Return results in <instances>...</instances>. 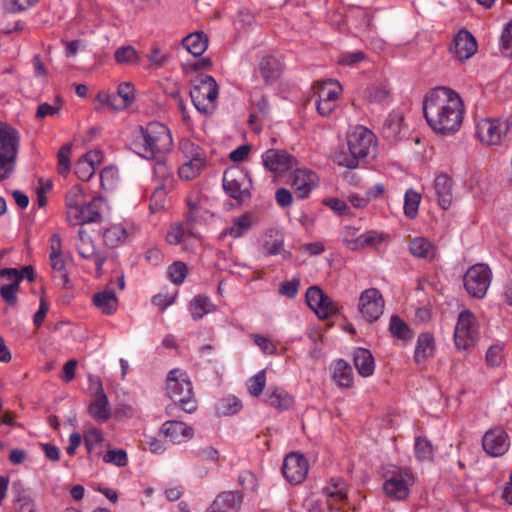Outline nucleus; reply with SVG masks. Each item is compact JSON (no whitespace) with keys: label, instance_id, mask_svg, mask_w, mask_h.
Wrapping results in <instances>:
<instances>
[{"label":"nucleus","instance_id":"f257e3e1","mask_svg":"<svg viewBox=\"0 0 512 512\" xmlns=\"http://www.w3.org/2000/svg\"><path fill=\"white\" fill-rule=\"evenodd\" d=\"M425 119L431 129L440 135H452L462 124L464 103L462 98H425Z\"/></svg>","mask_w":512,"mask_h":512},{"label":"nucleus","instance_id":"f03ea898","mask_svg":"<svg viewBox=\"0 0 512 512\" xmlns=\"http://www.w3.org/2000/svg\"><path fill=\"white\" fill-rule=\"evenodd\" d=\"M348 151H340L335 154L334 161L339 166L355 169L359 160L366 157H374L376 154V136L364 126L355 127L347 136Z\"/></svg>","mask_w":512,"mask_h":512},{"label":"nucleus","instance_id":"7ed1b4c3","mask_svg":"<svg viewBox=\"0 0 512 512\" xmlns=\"http://www.w3.org/2000/svg\"><path fill=\"white\" fill-rule=\"evenodd\" d=\"M137 153L146 159L153 158L158 153L170 152L173 147L172 135L168 127L154 121L146 127L139 128V135L134 141Z\"/></svg>","mask_w":512,"mask_h":512},{"label":"nucleus","instance_id":"20e7f679","mask_svg":"<svg viewBox=\"0 0 512 512\" xmlns=\"http://www.w3.org/2000/svg\"><path fill=\"white\" fill-rule=\"evenodd\" d=\"M166 390L174 401L166 407V413L169 416L175 415L178 408L187 413L196 411L197 402L194 398L193 387L185 371L172 369L167 375Z\"/></svg>","mask_w":512,"mask_h":512},{"label":"nucleus","instance_id":"39448f33","mask_svg":"<svg viewBox=\"0 0 512 512\" xmlns=\"http://www.w3.org/2000/svg\"><path fill=\"white\" fill-rule=\"evenodd\" d=\"M415 482L412 471L407 467L387 465L383 468V493L393 501H405Z\"/></svg>","mask_w":512,"mask_h":512},{"label":"nucleus","instance_id":"423d86ee","mask_svg":"<svg viewBox=\"0 0 512 512\" xmlns=\"http://www.w3.org/2000/svg\"><path fill=\"white\" fill-rule=\"evenodd\" d=\"M20 145L19 132L6 122L0 128V178L6 179L13 172Z\"/></svg>","mask_w":512,"mask_h":512},{"label":"nucleus","instance_id":"0eeeda50","mask_svg":"<svg viewBox=\"0 0 512 512\" xmlns=\"http://www.w3.org/2000/svg\"><path fill=\"white\" fill-rule=\"evenodd\" d=\"M480 325L476 316L467 309L462 310L454 329V342L458 350H469L479 339Z\"/></svg>","mask_w":512,"mask_h":512},{"label":"nucleus","instance_id":"6e6552de","mask_svg":"<svg viewBox=\"0 0 512 512\" xmlns=\"http://www.w3.org/2000/svg\"><path fill=\"white\" fill-rule=\"evenodd\" d=\"M492 272L487 264L479 263L470 267L464 274V287L474 298H483L490 286Z\"/></svg>","mask_w":512,"mask_h":512},{"label":"nucleus","instance_id":"1a4fd4ad","mask_svg":"<svg viewBox=\"0 0 512 512\" xmlns=\"http://www.w3.org/2000/svg\"><path fill=\"white\" fill-rule=\"evenodd\" d=\"M107 208L105 199L101 196L93 197L90 201L84 200L75 211L67 213V221L70 225H83L97 222Z\"/></svg>","mask_w":512,"mask_h":512},{"label":"nucleus","instance_id":"9d476101","mask_svg":"<svg viewBox=\"0 0 512 512\" xmlns=\"http://www.w3.org/2000/svg\"><path fill=\"white\" fill-rule=\"evenodd\" d=\"M225 192L238 201H244L250 196L251 179L240 167H230L223 175Z\"/></svg>","mask_w":512,"mask_h":512},{"label":"nucleus","instance_id":"9b49d317","mask_svg":"<svg viewBox=\"0 0 512 512\" xmlns=\"http://www.w3.org/2000/svg\"><path fill=\"white\" fill-rule=\"evenodd\" d=\"M75 248L78 255L86 260L87 262L95 266V270L98 276L102 274V267L107 260V253L101 248H97L90 235L80 229L75 238Z\"/></svg>","mask_w":512,"mask_h":512},{"label":"nucleus","instance_id":"f8f14e48","mask_svg":"<svg viewBox=\"0 0 512 512\" xmlns=\"http://www.w3.org/2000/svg\"><path fill=\"white\" fill-rule=\"evenodd\" d=\"M508 128V124L500 119L482 118L476 123V136L483 145L497 146L502 143Z\"/></svg>","mask_w":512,"mask_h":512},{"label":"nucleus","instance_id":"ddd939ff","mask_svg":"<svg viewBox=\"0 0 512 512\" xmlns=\"http://www.w3.org/2000/svg\"><path fill=\"white\" fill-rule=\"evenodd\" d=\"M384 308L385 301L378 289L368 288L361 292L358 310L367 322L377 321L382 316Z\"/></svg>","mask_w":512,"mask_h":512},{"label":"nucleus","instance_id":"4468645a","mask_svg":"<svg viewBox=\"0 0 512 512\" xmlns=\"http://www.w3.org/2000/svg\"><path fill=\"white\" fill-rule=\"evenodd\" d=\"M306 303L308 307L320 319H328L338 313V305L318 286H311L306 291Z\"/></svg>","mask_w":512,"mask_h":512},{"label":"nucleus","instance_id":"2eb2a0df","mask_svg":"<svg viewBox=\"0 0 512 512\" xmlns=\"http://www.w3.org/2000/svg\"><path fill=\"white\" fill-rule=\"evenodd\" d=\"M482 447L489 456L500 457L509 450V435L500 427L492 428L483 435Z\"/></svg>","mask_w":512,"mask_h":512},{"label":"nucleus","instance_id":"dca6fc26","mask_svg":"<svg viewBox=\"0 0 512 512\" xmlns=\"http://www.w3.org/2000/svg\"><path fill=\"white\" fill-rule=\"evenodd\" d=\"M283 475L291 484L303 482L309 471L307 459L300 453H289L283 461Z\"/></svg>","mask_w":512,"mask_h":512},{"label":"nucleus","instance_id":"f3484780","mask_svg":"<svg viewBox=\"0 0 512 512\" xmlns=\"http://www.w3.org/2000/svg\"><path fill=\"white\" fill-rule=\"evenodd\" d=\"M262 163L267 170L282 175L294 167L296 159L286 151L268 149L262 154Z\"/></svg>","mask_w":512,"mask_h":512},{"label":"nucleus","instance_id":"a211bd4d","mask_svg":"<svg viewBox=\"0 0 512 512\" xmlns=\"http://www.w3.org/2000/svg\"><path fill=\"white\" fill-rule=\"evenodd\" d=\"M318 184V176L312 170L296 169L292 174V187L299 199L307 198Z\"/></svg>","mask_w":512,"mask_h":512},{"label":"nucleus","instance_id":"6ab92c4d","mask_svg":"<svg viewBox=\"0 0 512 512\" xmlns=\"http://www.w3.org/2000/svg\"><path fill=\"white\" fill-rule=\"evenodd\" d=\"M160 432L173 444L185 443L194 435L191 426L178 420L165 421L160 428Z\"/></svg>","mask_w":512,"mask_h":512},{"label":"nucleus","instance_id":"aec40b11","mask_svg":"<svg viewBox=\"0 0 512 512\" xmlns=\"http://www.w3.org/2000/svg\"><path fill=\"white\" fill-rule=\"evenodd\" d=\"M477 42L475 37L465 29L460 30L454 38V48L451 53L459 60L470 59L477 52Z\"/></svg>","mask_w":512,"mask_h":512},{"label":"nucleus","instance_id":"412c9836","mask_svg":"<svg viewBox=\"0 0 512 512\" xmlns=\"http://www.w3.org/2000/svg\"><path fill=\"white\" fill-rule=\"evenodd\" d=\"M242 502L240 492L225 491L216 496L205 512H239Z\"/></svg>","mask_w":512,"mask_h":512},{"label":"nucleus","instance_id":"4be33fe9","mask_svg":"<svg viewBox=\"0 0 512 512\" xmlns=\"http://www.w3.org/2000/svg\"><path fill=\"white\" fill-rule=\"evenodd\" d=\"M408 249L413 257L424 261L431 262L439 257L437 245L423 236L412 238L409 241Z\"/></svg>","mask_w":512,"mask_h":512},{"label":"nucleus","instance_id":"5701e85b","mask_svg":"<svg viewBox=\"0 0 512 512\" xmlns=\"http://www.w3.org/2000/svg\"><path fill=\"white\" fill-rule=\"evenodd\" d=\"M404 129V115L400 110H396L392 111L385 119L381 133L387 141L395 143L404 137Z\"/></svg>","mask_w":512,"mask_h":512},{"label":"nucleus","instance_id":"b1692460","mask_svg":"<svg viewBox=\"0 0 512 512\" xmlns=\"http://www.w3.org/2000/svg\"><path fill=\"white\" fill-rule=\"evenodd\" d=\"M103 154L100 150H91L83 155L76 163L74 172L83 180H89L95 173L96 168L101 164Z\"/></svg>","mask_w":512,"mask_h":512},{"label":"nucleus","instance_id":"393cba45","mask_svg":"<svg viewBox=\"0 0 512 512\" xmlns=\"http://www.w3.org/2000/svg\"><path fill=\"white\" fill-rule=\"evenodd\" d=\"M433 188L438 205L443 210H448L453 202V179L449 175L441 173L435 177Z\"/></svg>","mask_w":512,"mask_h":512},{"label":"nucleus","instance_id":"a878e982","mask_svg":"<svg viewBox=\"0 0 512 512\" xmlns=\"http://www.w3.org/2000/svg\"><path fill=\"white\" fill-rule=\"evenodd\" d=\"M97 390L98 393L94 400L90 403L88 410L90 415L95 420L98 422H105L110 418L111 410L109 407L108 398L103 391L101 381H97Z\"/></svg>","mask_w":512,"mask_h":512},{"label":"nucleus","instance_id":"bb28decb","mask_svg":"<svg viewBox=\"0 0 512 512\" xmlns=\"http://www.w3.org/2000/svg\"><path fill=\"white\" fill-rule=\"evenodd\" d=\"M218 93V84L210 75L200 74L191 82L189 96H218Z\"/></svg>","mask_w":512,"mask_h":512},{"label":"nucleus","instance_id":"cd10ccee","mask_svg":"<svg viewBox=\"0 0 512 512\" xmlns=\"http://www.w3.org/2000/svg\"><path fill=\"white\" fill-rule=\"evenodd\" d=\"M135 98H95L93 103L96 110L104 113H119L122 111H131Z\"/></svg>","mask_w":512,"mask_h":512},{"label":"nucleus","instance_id":"c85d7f7f","mask_svg":"<svg viewBox=\"0 0 512 512\" xmlns=\"http://www.w3.org/2000/svg\"><path fill=\"white\" fill-rule=\"evenodd\" d=\"M386 238L384 233L374 230L367 231L353 239H344L346 247L350 250L357 251L366 247H376Z\"/></svg>","mask_w":512,"mask_h":512},{"label":"nucleus","instance_id":"c756f323","mask_svg":"<svg viewBox=\"0 0 512 512\" xmlns=\"http://www.w3.org/2000/svg\"><path fill=\"white\" fill-rule=\"evenodd\" d=\"M259 70L267 84L276 81L284 71L283 62L274 56H265L259 63Z\"/></svg>","mask_w":512,"mask_h":512},{"label":"nucleus","instance_id":"7c9ffc66","mask_svg":"<svg viewBox=\"0 0 512 512\" xmlns=\"http://www.w3.org/2000/svg\"><path fill=\"white\" fill-rule=\"evenodd\" d=\"M257 218L252 212H246L233 217L231 225L228 227V233L234 239L244 236L255 224Z\"/></svg>","mask_w":512,"mask_h":512},{"label":"nucleus","instance_id":"2f4dec72","mask_svg":"<svg viewBox=\"0 0 512 512\" xmlns=\"http://www.w3.org/2000/svg\"><path fill=\"white\" fill-rule=\"evenodd\" d=\"M353 361L357 372L363 377L374 373L375 361L372 353L365 348H356L353 352Z\"/></svg>","mask_w":512,"mask_h":512},{"label":"nucleus","instance_id":"473e14b6","mask_svg":"<svg viewBox=\"0 0 512 512\" xmlns=\"http://www.w3.org/2000/svg\"><path fill=\"white\" fill-rule=\"evenodd\" d=\"M187 215L186 219L189 223H196L207 213L203 208L204 199L198 190L191 191L186 197Z\"/></svg>","mask_w":512,"mask_h":512},{"label":"nucleus","instance_id":"72a5a7b5","mask_svg":"<svg viewBox=\"0 0 512 512\" xmlns=\"http://www.w3.org/2000/svg\"><path fill=\"white\" fill-rule=\"evenodd\" d=\"M93 304L105 315H112L117 311L118 299L112 289H105L93 296Z\"/></svg>","mask_w":512,"mask_h":512},{"label":"nucleus","instance_id":"f704fd0d","mask_svg":"<svg viewBox=\"0 0 512 512\" xmlns=\"http://www.w3.org/2000/svg\"><path fill=\"white\" fill-rule=\"evenodd\" d=\"M265 402L278 410H287L293 405V397L281 388H270L265 393Z\"/></svg>","mask_w":512,"mask_h":512},{"label":"nucleus","instance_id":"c9c22d12","mask_svg":"<svg viewBox=\"0 0 512 512\" xmlns=\"http://www.w3.org/2000/svg\"><path fill=\"white\" fill-rule=\"evenodd\" d=\"M435 352L434 337L430 333H422L418 336L415 348L414 358L417 363H421L432 357Z\"/></svg>","mask_w":512,"mask_h":512},{"label":"nucleus","instance_id":"e433bc0d","mask_svg":"<svg viewBox=\"0 0 512 512\" xmlns=\"http://www.w3.org/2000/svg\"><path fill=\"white\" fill-rule=\"evenodd\" d=\"M189 312L194 320L202 319L205 315L215 311L216 306L209 297L199 294L189 303Z\"/></svg>","mask_w":512,"mask_h":512},{"label":"nucleus","instance_id":"4c0bfd02","mask_svg":"<svg viewBox=\"0 0 512 512\" xmlns=\"http://www.w3.org/2000/svg\"><path fill=\"white\" fill-rule=\"evenodd\" d=\"M14 512H39L32 494L26 489L19 488L13 498Z\"/></svg>","mask_w":512,"mask_h":512},{"label":"nucleus","instance_id":"58836bf2","mask_svg":"<svg viewBox=\"0 0 512 512\" xmlns=\"http://www.w3.org/2000/svg\"><path fill=\"white\" fill-rule=\"evenodd\" d=\"M207 165V159H186L178 168L180 179L189 181L197 178Z\"/></svg>","mask_w":512,"mask_h":512},{"label":"nucleus","instance_id":"ea45409f","mask_svg":"<svg viewBox=\"0 0 512 512\" xmlns=\"http://www.w3.org/2000/svg\"><path fill=\"white\" fill-rule=\"evenodd\" d=\"M182 44L189 53L197 57L205 52L208 45V39L203 32H195L186 36L183 39Z\"/></svg>","mask_w":512,"mask_h":512},{"label":"nucleus","instance_id":"a19ab883","mask_svg":"<svg viewBox=\"0 0 512 512\" xmlns=\"http://www.w3.org/2000/svg\"><path fill=\"white\" fill-rule=\"evenodd\" d=\"M312 91L313 96H339L343 88L335 79H323L313 83Z\"/></svg>","mask_w":512,"mask_h":512},{"label":"nucleus","instance_id":"79ce46f5","mask_svg":"<svg viewBox=\"0 0 512 512\" xmlns=\"http://www.w3.org/2000/svg\"><path fill=\"white\" fill-rule=\"evenodd\" d=\"M333 379L338 386L350 388L353 384V372L351 366L343 359L336 362Z\"/></svg>","mask_w":512,"mask_h":512},{"label":"nucleus","instance_id":"37998d69","mask_svg":"<svg viewBox=\"0 0 512 512\" xmlns=\"http://www.w3.org/2000/svg\"><path fill=\"white\" fill-rule=\"evenodd\" d=\"M82 438L89 454H101V446L104 441V436L100 429L94 427L89 428L85 431Z\"/></svg>","mask_w":512,"mask_h":512},{"label":"nucleus","instance_id":"c03bdc74","mask_svg":"<svg viewBox=\"0 0 512 512\" xmlns=\"http://www.w3.org/2000/svg\"><path fill=\"white\" fill-rule=\"evenodd\" d=\"M127 237V231L121 224H114L103 232L104 243L108 247H117L122 244Z\"/></svg>","mask_w":512,"mask_h":512},{"label":"nucleus","instance_id":"a18cd8bd","mask_svg":"<svg viewBox=\"0 0 512 512\" xmlns=\"http://www.w3.org/2000/svg\"><path fill=\"white\" fill-rule=\"evenodd\" d=\"M421 202V195L413 188H409L406 190L404 195V214L409 219H414L419 210V205Z\"/></svg>","mask_w":512,"mask_h":512},{"label":"nucleus","instance_id":"49530a36","mask_svg":"<svg viewBox=\"0 0 512 512\" xmlns=\"http://www.w3.org/2000/svg\"><path fill=\"white\" fill-rule=\"evenodd\" d=\"M389 331L393 337L403 341H409L413 338V332L409 326L396 315L390 318Z\"/></svg>","mask_w":512,"mask_h":512},{"label":"nucleus","instance_id":"de8ad7c7","mask_svg":"<svg viewBox=\"0 0 512 512\" xmlns=\"http://www.w3.org/2000/svg\"><path fill=\"white\" fill-rule=\"evenodd\" d=\"M179 147L186 159H207L206 151L191 139H181Z\"/></svg>","mask_w":512,"mask_h":512},{"label":"nucleus","instance_id":"09e8293b","mask_svg":"<svg viewBox=\"0 0 512 512\" xmlns=\"http://www.w3.org/2000/svg\"><path fill=\"white\" fill-rule=\"evenodd\" d=\"M0 276L7 280H15L18 283H20L22 279H27L32 282L34 280V269L30 265L23 267L21 271L16 268H4L0 270Z\"/></svg>","mask_w":512,"mask_h":512},{"label":"nucleus","instance_id":"8fccbe9b","mask_svg":"<svg viewBox=\"0 0 512 512\" xmlns=\"http://www.w3.org/2000/svg\"><path fill=\"white\" fill-rule=\"evenodd\" d=\"M84 200H86V196L83 188L80 185L72 186L65 197V205H66V214L72 210L75 211V207L79 206Z\"/></svg>","mask_w":512,"mask_h":512},{"label":"nucleus","instance_id":"3c124183","mask_svg":"<svg viewBox=\"0 0 512 512\" xmlns=\"http://www.w3.org/2000/svg\"><path fill=\"white\" fill-rule=\"evenodd\" d=\"M269 116V105L266 98H257L253 102L249 114V122L255 124L256 122L265 119Z\"/></svg>","mask_w":512,"mask_h":512},{"label":"nucleus","instance_id":"603ef678","mask_svg":"<svg viewBox=\"0 0 512 512\" xmlns=\"http://www.w3.org/2000/svg\"><path fill=\"white\" fill-rule=\"evenodd\" d=\"M414 450L419 461H429L433 458V446L425 437H416Z\"/></svg>","mask_w":512,"mask_h":512},{"label":"nucleus","instance_id":"864d4df0","mask_svg":"<svg viewBox=\"0 0 512 512\" xmlns=\"http://www.w3.org/2000/svg\"><path fill=\"white\" fill-rule=\"evenodd\" d=\"M314 99V106L319 115L330 116L339 107L338 98H310Z\"/></svg>","mask_w":512,"mask_h":512},{"label":"nucleus","instance_id":"5fc2aeb1","mask_svg":"<svg viewBox=\"0 0 512 512\" xmlns=\"http://www.w3.org/2000/svg\"><path fill=\"white\" fill-rule=\"evenodd\" d=\"M217 98H185V102H190L195 109L205 116L214 112L217 106Z\"/></svg>","mask_w":512,"mask_h":512},{"label":"nucleus","instance_id":"6e6d98bb","mask_svg":"<svg viewBox=\"0 0 512 512\" xmlns=\"http://www.w3.org/2000/svg\"><path fill=\"white\" fill-rule=\"evenodd\" d=\"M100 183L104 190H113L118 183V170L113 166L104 168L100 173Z\"/></svg>","mask_w":512,"mask_h":512},{"label":"nucleus","instance_id":"4d7b16f0","mask_svg":"<svg viewBox=\"0 0 512 512\" xmlns=\"http://www.w3.org/2000/svg\"><path fill=\"white\" fill-rule=\"evenodd\" d=\"M265 386H266V372L264 369L258 371L248 381V391L254 397L259 396L263 392Z\"/></svg>","mask_w":512,"mask_h":512},{"label":"nucleus","instance_id":"13d9d810","mask_svg":"<svg viewBox=\"0 0 512 512\" xmlns=\"http://www.w3.org/2000/svg\"><path fill=\"white\" fill-rule=\"evenodd\" d=\"M103 462L113 464L117 467H124L128 463L127 453L123 449H111L103 456Z\"/></svg>","mask_w":512,"mask_h":512},{"label":"nucleus","instance_id":"bf43d9fd","mask_svg":"<svg viewBox=\"0 0 512 512\" xmlns=\"http://www.w3.org/2000/svg\"><path fill=\"white\" fill-rule=\"evenodd\" d=\"M242 408V404L235 396H229L224 398L219 406L218 411L223 415H233L238 413Z\"/></svg>","mask_w":512,"mask_h":512},{"label":"nucleus","instance_id":"052dcab7","mask_svg":"<svg viewBox=\"0 0 512 512\" xmlns=\"http://www.w3.org/2000/svg\"><path fill=\"white\" fill-rule=\"evenodd\" d=\"M38 0H3L5 11L19 13L33 7Z\"/></svg>","mask_w":512,"mask_h":512},{"label":"nucleus","instance_id":"680f3d73","mask_svg":"<svg viewBox=\"0 0 512 512\" xmlns=\"http://www.w3.org/2000/svg\"><path fill=\"white\" fill-rule=\"evenodd\" d=\"M114 56L115 60L120 64L134 63L138 60L136 50L130 45L119 47L115 51Z\"/></svg>","mask_w":512,"mask_h":512},{"label":"nucleus","instance_id":"e2e57ef3","mask_svg":"<svg viewBox=\"0 0 512 512\" xmlns=\"http://www.w3.org/2000/svg\"><path fill=\"white\" fill-rule=\"evenodd\" d=\"M503 349L502 344H494L488 348L486 352V362L488 366L498 367L501 365L504 359Z\"/></svg>","mask_w":512,"mask_h":512},{"label":"nucleus","instance_id":"0e129e2a","mask_svg":"<svg viewBox=\"0 0 512 512\" xmlns=\"http://www.w3.org/2000/svg\"><path fill=\"white\" fill-rule=\"evenodd\" d=\"M187 272H188V269H187L186 264L181 261L174 262L169 267L170 279L176 285H180L184 282V280L187 276Z\"/></svg>","mask_w":512,"mask_h":512},{"label":"nucleus","instance_id":"69168bd1","mask_svg":"<svg viewBox=\"0 0 512 512\" xmlns=\"http://www.w3.org/2000/svg\"><path fill=\"white\" fill-rule=\"evenodd\" d=\"M11 283L2 285L0 288L1 297L9 305H15L17 303V293L19 290V283L15 280H10Z\"/></svg>","mask_w":512,"mask_h":512},{"label":"nucleus","instance_id":"338daca9","mask_svg":"<svg viewBox=\"0 0 512 512\" xmlns=\"http://www.w3.org/2000/svg\"><path fill=\"white\" fill-rule=\"evenodd\" d=\"M500 50L503 55L512 57V21H510L502 31Z\"/></svg>","mask_w":512,"mask_h":512},{"label":"nucleus","instance_id":"774afa93","mask_svg":"<svg viewBox=\"0 0 512 512\" xmlns=\"http://www.w3.org/2000/svg\"><path fill=\"white\" fill-rule=\"evenodd\" d=\"M50 265L52 269L59 272V278L63 285L69 282L67 273L65 272V259L62 254H50Z\"/></svg>","mask_w":512,"mask_h":512}]
</instances>
